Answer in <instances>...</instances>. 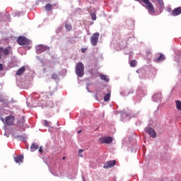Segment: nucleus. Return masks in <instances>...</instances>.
<instances>
[{"label":"nucleus","mask_w":181,"mask_h":181,"mask_svg":"<svg viewBox=\"0 0 181 181\" xmlns=\"http://www.w3.org/2000/svg\"><path fill=\"white\" fill-rule=\"evenodd\" d=\"M139 4L143 5L146 9L148 11V12L153 15L155 13V8L153 7V4L149 0H139Z\"/></svg>","instance_id":"1"},{"label":"nucleus","mask_w":181,"mask_h":181,"mask_svg":"<svg viewBox=\"0 0 181 181\" xmlns=\"http://www.w3.org/2000/svg\"><path fill=\"white\" fill-rule=\"evenodd\" d=\"M76 74L78 77H83L84 76V65L81 62L76 64Z\"/></svg>","instance_id":"2"},{"label":"nucleus","mask_w":181,"mask_h":181,"mask_svg":"<svg viewBox=\"0 0 181 181\" xmlns=\"http://www.w3.org/2000/svg\"><path fill=\"white\" fill-rule=\"evenodd\" d=\"M100 38V33H95L90 37V44L92 46H95L98 43V39Z\"/></svg>","instance_id":"3"},{"label":"nucleus","mask_w":181,"mask_h":181,"mask_svg":"<svg viewBox=\"0 0 181 181\" xmlns=\"http://www.w3.org/2000/svg\"><path fill=\"white\" fill-rule=\"evenodd\" d=\"M17 42L20 46H25V45H29L30 42L28 38L21 36L18 38Z\"/></svg>","instance_id":"4"},{"label":"nucleus","mask_w":181,"mask_h":181,"mask_svg":"<svg viewBox=\"0 0 181 181\" xmlns=\"http://www.w3.org/2000/svg\"><path fill=\"white\" fill-rule=\"evenodd\" d=\"M145 132H147V134H149L151 138H156V132H155L153 129L151 127H146Z\"/></svg>","instance_id":"5"},{"label":"nucleus","mask_w":181,"mask_h":181,"mask_svg":"<svg viewBox=\"0 0 181 181\" xmlns=\"http://www.w3.org/2000/svg\"><path fill=\"white\" fill-rule=\"evenodd\" d=\"M100 141L101 142V144H112V137L111 136H104V137H101L100 139Z\"/></svg>","instance_id":"6"},{"label":"nucleus","mask_w":181,"mask_h":181,"mask_svg":"<svg viewBox=\"0 0 181 181\" xmlns=\"http://www.w3.org/2000/svg\"><path fill=\"white\" fill-rule=\"evenodd\" d=\"M117 163V161L115 160H109L107 161L104 165V169H108L109 168H114L115 166V164Z\"/></svg>","instance_id":"7"},{"label":"nucleus","mask_w":181,"mask_h":181,"mask_svg":"<svg viewBox=\"0 0 181 181\" xmlns=\"http://www.w3.org/2000/svg\"><path fill=\"white\" fill-rule=\"evenodd\" d=\"M14 122H15V117H13V115L6 117L5 122L6 125L11 126Z\"/></svg>","instance_id":"8"},{"label":"nucleus","mask_w":181,"mask_h":181,"mask_svg":"<svg viewBox=\"0 0 181 181\" xmlns=\"http://www.w3.org/2000/svg\"><path fill=\"white\" fill-rule=\"evenodd\" d=\"M23 155H20L14 157V160L16 163H18V165H21V163H23Z\"/></svg>","instance_id":"9"},{"label":"nucleus","mask_w":181,"mask_h":181,"mask_svg":"<svg viewBox=\"0 0 181 181\" xmlns=\"http://www.w3.org/2000/svg\"><path fill=\"white\" fill-rule=\"evenodd\" d=\"M46 50H49V47L42 45H40L37 47V53H43V52H46Z\"/></svg>","instance_id":"10"},{"label":"nucleus","mask_w":181,"mask_h":181,"mask_svg":"<svg viewBox=\"0 0 181 181\" xmlns=\"http://www.w3.org/2000/svg\"><path fill=\"white\" fill-rule=\"evenodd\" d=\"M181 13V7H177L172 11L171 15L172 16H177Z\"/></svg>","instance_id":"11"},{"label":"nucleus","mask_w":181,"mask_h":181,"mask_svg":"<svg viewBox=\"0 0 181 181\" xmlns=\"http://www.w3.org/2000/svg\"><path fill=\"white\" fill-rule=\"evenodd\" d=\"M11 47H7L6 48H3L2 47V52L1 53H3V54H4V56H8V54H11Z\"/></svg>","instance_id":"12"},{"label":"nucleus","mask_w":181,"mask_h":181,"mask_svg":"<svg viewBox=\"0 0 181 181\" xmlns=\"http://www.w3.org/2000/svg\"><path fill=\"white\" fill-rule=\"evenodd\" d=\"M26 71V68L25 66H22L16 71V76H22L23 73Z\"/></svg>","instance_id":"13"},{"label":"nucleus","mask_w":181,"mask_h":181,"mask_svg":"<svg viewBox=\"0 0 181 181\" xmlns=\"http://www.w3.org/2000/svg\"><path fill=\"white\" fill-rule=\"evenodd\" d=\"M111 98V90H108L107 93L104 96L103 100L105 102L110 101Z\"/></svg>","instance_id":"14"},{"label":"nucleus","mask_w":181,"mask_h":181,"mask_svg":"<svg viewBox=\"0 0 181 181\" xmlns=\"http://www.w3.org/2000/svg\"><path fill=\"white\" fill-rule=\"evenodd\" d=\"M163 60H165V55H163V54H160V56L155 59V62H156V63H159L160 62H163Z\"/></svg>","instance_id":"15"},{"label":"nucleus","mask_w":181,"mask_h":181,"mask_svg":"<svg viewBox=\"0 0 181 181\" xmlns=\"http://www.w3.org/2000/svg\"><path fill=\"white\" fill-rule=\"evenodd\" d=\"M39 148V146L35 143L32 144L30 146L31 152H35V151H37V149Z\"/></svg>","instance_id":"16"},{"label":"nucleus","mask_w":181,"mask_h":181,"mask_svg":"<svg viewBox=\"0 0 181 181\" xmlns=\"http://www.w3.org/2000/svg\"><path fill=\"white\" fill-rule=\"evenodd\" d=\"M65 28L66 30H68L69 32H70V30L73 29V26L71 25V23H66Z\"/></svg>","instance_id":"17"},{"label":"nucleus","mask_w":181,"mask_h":181,"mask_svg":"<svg viewBox=\"0 0 181 181\" xmlns=\"http://www.w3.org/2000/svg\"><path fill=\"white\" fill-rule=\"evenodd\" d=\"M176 108L178 111H181V101L180 100H175Z\"/></svg>","instance_id":"18"},{"label":"nucleus","mask_w":181,"mask_h":181,"mask_svg":"<svg viewBox=\"0 0 181 181\" xmlns=\"http://www.w3.org/2000/svg\"><path fill=\"white\" fill-rule=\"evenodd\" d=\"M100 78H101V80H103L104 81H106L107 83H108V81H110V79L108 78L107 75H100Z\"/></svg>","instance_id":"19"},{"label":"nucleus","mask_w":181,"mask_h":181,"mask_svg":"<svg viewBox=\"0 0 181 181\" xmlns=\"http://www.w3.org/2000/svg\"><path fill=\"white\" fill-rule=\"evenodd\" d=\"M131 67H136V60L134 59L132 60L129 63Z\"/></svg>","instance_id":"20"},{"label":"nucleus","mask_w":181,"mask_h":181,"mask_svg":"<svg viewBox=\"0 0 181 181\" xmlns=\"http://www.w3.org/2000/svg\"><path fill=\"white\" fill-rule=\"evenodd\" d=\"M45 9H46V11H52V4H47L46 6H45Z\"/></svg>","instance_id":"21"},{"label":"nucleus","mask_w":181,"mask_h":181,"mask_svg":"<svg viewBox=\"0 0 181 181\" xmlns=\"http://www.w3.org/2000/svg\"><path fill=\"white\" fill-rule=\"evenodd\" d=\"M160 6H161V8H163V5H164V3H163V0H157Z\"/></svg>","instance_id":"22"},{"label":"nucleus","mask_w":181,"mask_h":181,"mask_svg":"<svg viewBox=\"0 0 181 181\" xmlns=\"http://www.w3.org/2000/svg\"><path fill=\"white\" fill-rule=\"evenodd\" d=\"M91 19L92 21H95V19H97V16L95 15V13L91 14Z\"/></svg>","instance_id":"23"},{"label":"nucleus","mask_w":181,"mask_h":181,"mask_svg":"<svg viewBox=\"0 0 181 181\" xmlns=\"http://www.w3.org/2000/svg\"><path fill=\"white\" fill-rule=\"evenodd\" d=\"M52 78L53 80H57V74H52Z\"/></svg>","instance_id":"24"},{"label":"nucleus","mask_w":181,"mask_h":181,"mask_svg":"<svg viewBox=\"0 0 181 181\" xmlns=\"http://www.w3.org/2000/svg\"><path fill=\"white\" fill-rule=\"evenodd\" d=\"M83 152H84V150H83V149H80L79 151H78V156L81 157V158H83Z\"/></svg>","instance_id":"25"},{"label":"nucleus","mask_w":181,"mask_h":181,"mask_svg":"<svg viewBox=\"0 0 181 181\" xmlns=\"http://www.w3.org/2000/svg\"><path fill=\"white\" fill-rule=\"evenodd\" d=\"M44 124L45 127H49V122L47 120H44Z\"/></svg>","instance_id":"26"},{"label":"nucleus","mask_w":181,"mask_h":181,"mask_svg":"<svg viewBox=\"0 0 181 181\" xmlns=\"http://www.w3.org/2000/svg\"><path fill=\"white\" fill-rule=\"evenodd\" d=\"M157 97L159 98H160V94H156V95H154L153 96V98H157Z\"/></svg>","instance_id":"27"},{"label":"nucleus","mask_w":181,"mask_h":181,"mask_svg":"<svg viewBox=\"0 0 181 181\" xmlns=\"http://www.w3.org/2000/svg\"><path fill=\"white\" fill-rule=\"evenodd\" d=\"M38 151L40 153H43V148H42V146L40 147Z\"/></svg>","instance_id":"28"},{"label":"nucleus","mask_w":181,"mask_h":181,"mask_svg":"<svg viewBox=\"0 0 181 181\" xmlns=\"http://www.w3.org/2000/svg\"><path fill=\"white\" fill-rule=\"evenodd\" d=\"M2 47H0V59H2Z\"/></svg>","instance_id":"29"},{"label":"nucleus","mask_w":181,"mask_h":181,"mask_svg":"<svg viewBox=\"0 0 181 181\" xmlns=\"http://www.w3.org/2000/svg\"><path fill=\"white\" fill-rule=\"evenodd\" d=\"M81 52H82V53H86V52H87V49H86V48H82V49H81Z\"/></svg>","instance_id":"30"},{"label":"nucleus","mask_w":181,"mask_h":181,"mask_svg":"<svg viewBox=\"0 0 181 181\" xmlns=\"http://www.w3.org/2000/svg\"><path fill=\"white\" fill-rule=\"evenodd\" d=\"M4 70V65L2 64H0V71H2Z\"/></svg>","instance_id":"31"},{"label":"nucleus","mask_w":181,"mask_h":181,"mask_svg":"<svg viewBox=\"0 0 181 181\" xmlns=\"http://www.w3.org/2000/svg\"><path fill=\"white\" fill-rule=\"evenodd\" d=\"M1 120L2 121V122H5V119H4L3 117L1 118Z\"/></svg>","instance_id":"32"},{"label":"nucleus","mask_w":181,"mask_h":181,"mask_svg":"<svg viewBox=\"0 0 181 181\" xmlns=\"http://www.w3.org/2000/svg\"><path fill=\"white\" fill-rule=\"evenodd\" d=\"M78 134H81V130L78 131Z\"/></svg>","instance_id":"33"},{"label":"nucleus","mask_w":181,"mask_h":181,"mask_svg":"<svg viewBox=\"0 0 181 181\" xmlns=\"http://www.w3.org/2000/svg\"><path fill=\"white\" fill-rule=\"evenodd\" d=\"M17 138H22L21 136H17Z\"/></svg>","instance_id":"34"},{"label":"nucleus","mask_w":181,"mask_h":181,"mask_svg":"<svg viewBox=\"0 0 181 181\" xmlns=\"http://www.w3.org/2000/svg\"><path fill=\"white\" fill-rule=\"evenodd\" d=\"M66 159V157H63V160H64Z\"/></svg>","instance_id":"35"},{"label":"nucleus","mask_w":181,"mask_h":181,"mask_svg":"<svg viewBox=\"0 0 181 181\" xmlns=\"http://www.w3.org/2000/svg\"><path fill=\"white\" fill-rule=\"evenodd\" d=\"M11 102H6V104H10Z\"/></svg>","instance_id":"36"},{"label":"nucleus","mask_w":181,"mask_h":181,"mask_svg":"<svg viewBox=\"0 0 181 181\" xmlns=\"http://www.w3.org/2000/svg\"><path fill=\"white\" fill-rule=\"evenodd\" d=\"M135 1H138V2H139V0H135Z\"/></svg>","instance_id":"37"}]
</instances>
